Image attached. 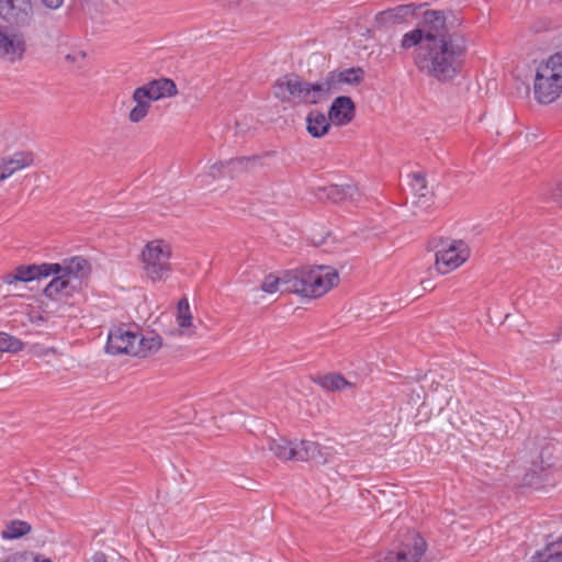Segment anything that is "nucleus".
<instances>
[{
    "label": "nucleus",
    "instance_id": "nucleus-16",
    "mask_svg": "<svg viewBox=\"0 0 562 562\" xmlns=\"http://www.w3.org/2000/svg\"><path fill=\"white\" fill-rule=\"evenodd\" d=\"M333 90L338 93L344 90V86H358L364 80V70L361 67H351L342 70L335 69L329 71Z\"/></svg>",
    "mask_w": 562,
    "mask_h": 562
},
{
    "label": "nucleus",
    "instance_id": "nucleus-6",
    "mask_svg": "<svg viewBox=\"0 0 562 562\" xmlns=\"http://www.w3.org/2000/svg\"><path fill=\"white\" fill-rule=\"evenodd\" d=\"M306 81L295 74L280 77L273 85V95L281 102L296 100L305 104Z\"/></svg>",
    "mask_w": 562,
    "mask_h": 562
},
{
    "label": "nucleus",
    "instance_id": "nucleus-17",
    "mask_svg": "<svg viewBox=\"0 0 562 562\" xmlns=\"http://www.w3.org/2000/svg\"><path fill=\"white\" fill-rule=\"evenodd\" d=\"M55 277L44 289V295L50 300L58 301L68 299L78 290V284L64 273H53Z\"/></svg>",
    "mask_w": 562,
    "mask_h": 562
},
{
    "label": "nucleus",
    "instance_id": "nucleus-30",
    "mask_svg": "<svg viewBox=\"0 0 562 562\" xmlns=\"http://www.w3.org/2000/svg\"><path fill=\"white\" fill-rule=\"evenodd\" d=\"M133 100L136 105L131 110L128 119L133 123H138L147 115L150 103L143 98H137L135 92H133Z\"/></svg>",
    "mask_w": 562,
    "mask_h": 562
},
{
    "label": "nucleus",
    "instance_id": "nucleus-40",
    "mask_svg": "<svg viewBox=\"0 0 562 562\" xmlns=\"http://www.w3.org/2000/svg\"><path fill=\"white\" fill-rule=\"evenodd\" d=\"M13 175L12 169L9 168L7 162L1 158L0 160V182L4 181Z\"/></svg>",
    "mask_w": 562,
    "mask_h": 562
},
{
    "label": "nucleus",
    "instance_id": "nucleus-31",
    "mask_svg": "<svg viewBox=\"0 0 562 562\" xmlns=\"http://www.w3.org/2000/svg\"><path fill=\"white\" fill-rule=\"evenodd\" d=\"M24 344L16 337L0 331V351L2 352H19L23 349Z\"/></svg>",
    "mask_w": 562,
    "mask_h": 562
},
{
    "label": "nucleus",
    "instance_id": "nucleus-44",
    "mask_svg": "<svg viewBox=\"0 0 562 562\" xmlns=\"http://www.w3.org/2000/svg\"><path fill=\"white\" fill-rule=\"evenodd\" d=\"M537 468H538V465L535 463V464H533V468H532L528 473H526V475H525V481H526L528 484H532V476H533V474H536V473H537Z\"/></svg>",
    "mask_w": 562,
    "mask_h": 562
},
{
    "label": "nucleus",
    "instance_id": "nucleus-20",
    "mask_svg": "<svg viewBox=\"0 0 562 562\" xmlns=\"http://www.w3.org/2000/svg\"><path fill=\"white\" fill-rule=\"evenodd\" d=\"M25 52V42L21 34L7 35L0 31V55L21 58Z\"/></svg>",
    "mask_w": 562,
    "mask_h": 562
},
{
    "label": "nucleus",
    "instance_id": "nucleus-9",
    "mask_svg": "<svg viewBox=\"0 0 562 562\" xmlns=\"http://www.w3.org/2000/svg\"><path fill=\"white\" fill-rule=\"evenodd\" d=\"M424 30L427 35V43L437 42L438 38L446 40L454 35H462L458 31L450 32L447 26V12L443 10H425L422 13Z\"/></svg>",
    "mask_w": 562,
    "mask_h": 562
},
{
    "label": "nucleus",
    "instance_id": "nucleus-33",
    "mask_svg": "<svg viewBox=\"0 0 562 562\" xmlns=\"http://www.w3.org/2000/svg\"><path fill=\"white\" fill-rule=\"evenodd\" d=\"M241 160L243 156L226 160L227 178L234 179L238 177L240 173L249 171L247 165L241 162Z\"/></svg>",
    "mask_w": 562,
    "mask_h": 562
},
{
    "label": "nucleus",
    "instance_id": "nucleus-34",
    "mask_svg": "<svg viewBox=\"0 0 562 562\" xmlns=\"http://www.w3.org/2000/svg\"><path fill=\"white\" fill-rule=\"evenodd\" d=\"M540 562H562V537L546 548V558Z\"/></svg>",
    "mask_w": 562,
    "mask_h": 562
},
{
    "label": "nucleus",
    "instance_id": "nucleus-18",
    "mask_svg": "<svg viewBox=\"0 0 562 562\" xmlns=\"http://www.w3.org/2000/svg\"><path fill=\"white\" fill-rule=\"evenodd\" d=\"M55 265L59 267V271H55L54 273H64L70 280L77 281L78 285L80 283V279L88 274L90 270L88 260L81 256L66 258L63 262H56Z\"/></svg>",
    "mask_w": 562,
    "mask_h": 562
},
{
    "label": "nucleus",
    "instance_id": "nucleus-8",
    "mask_svg": "<svg viewBox=\"0 0 562 562\" xmlns=\"http://www.w3.org/2000/svg\"><path fill=\"white\" fill-rule=\"evenodd\" d=\"M33 16L31 0H0V18L11 25H29Z\"/></svg>",
    "mask_w": 562,
    "mask_h": 562
},
{
    "label": "nucleus",
    "instance_id": "nucleus-46",
    "mask_svg": "<svg viewBox=\"0 0 562 562\" xmlns=\"http://www.w3.org/2000/svg\"><path fill=\"white\" fill-rule=\"evenodd\" d=\"M422 285H423V289H424L425 291H426V290H428V289H429V286H430V284L428 283V281H425V280H423V281H422Z\"/></svg>",
    "mask_w": 562,
    "mask_h": 562
},
{
    "label": "nucleus",
    "instance_id": "nucleus-2",
    "mask_svg": "<svg viewBox=\"0 0 562 562\" xmlns=\"http://www.w3.org/2000/svg\"><path fill=\"white\" fill-rule=\"evenodd\" d=\"M286 292L316 299L326 294L339 281L336 269L328 266H305L284 272Z\"/></svg>",
    "mask_w": 562,
    "mask_h": 562
},
{
    "label": "nucleus",
    "instance_id": "nucleus-24",
    "mask_svg": "<svg viewBox=\"0 0 562 562\" xmlns=\"http://www.w3.org/2000/svg\"><path fill=\"white\" fill-rule=\"evenodd\" d=\"M162 345V339L159 335L151 331L149 335L144 336L138 331V339L134 342L136 349L132 352L134 357H147L150 353L156 352Z\"/></svg>",
    "mask_w": 562,
    "mask_h": 562
},
{
    "label": "nucleus",
    "instance_id": "nucleus-35",
    "mask_svg": "<svg viewBox=\"0 0 562 562\" xmlns=\"http://www.w3.org/2000/svg\"><path fill=\"white\" fill-rule=\"evenodd\" d=\"M279 285L283 286L282 291L286 292V283L284 280V274L280 278L269 274L262 281L261 289H262V291H265L267 293H274L276 291H278Z\"/></svg>",
    "mask_w": 562,
    "mask_h": 562
},
{
    "label": "nucleus",
    "instance_id": "nucleus-25",
    "mask_svg": "<svg viewBox=\"0 0 562 562\" xmlns=\"http://www.w3.org/2000/svg\"><path fill=\"white\" fill-rule=\"evenodd\" d=\"M268 448L273 454L280 460L295 461V442L290 441L285 438L270 439L268 443Z\"/></svg>",
    "mask_w": 562,
    "mask_h": 562
},
{
    "label": "nucleus",
    "instance_id": "nucleus-21",
    "mask_svg": "<svg viewBox=\"0 0 562 562\" xmlns=\"http://www.w3.org/2000/svg\"><path fill=\"white\" fill-rule=\"evenodd\" d=\"M330 123L328 115L317 110H312L306 116V130L314 138L326 135L330 130Z\"/></svg>",
    "mask_w": 562,
    "mask_h": 562
},
{
    "label": "nucleus",
    "instance_id": "nucleus-15",
    "mask_svg": "<svg viewBox=\"0 0 562 562\" xmlns=\"http://www.w3.org/2000/svg\"><path fill=\"white\" fill-rule=\"evenodd\" d=\"M427 543L416 531L408 530L397 548L398 553H404L407 562H419L425 554Z\"/></svg>",
    "mask_w": 562,
    "mask_h": 562
},
{
    "label": "nucleus",
    "instance_id": "nucleus-41",
    "mask_svg": "<svg viewBox=\"0 0 562 562\" xmlns=\"http://www.w3.org/2000/svg\"><path fill=\"white\" fill-rule=\"evenodd\" d=\"M40 1L45 8L50 9V10H56V9L60 8L64 3V0H40Z\"/></svg>",
    "mask_w": 562,
    "mask_h": 562
},
{
    "label": "nucleus",
    "instance_id": "nucleus-39",
    "mask_svg": "<svg viewBox=\"0 0 562 562\" xmlns=\"http://www.w3.org/2000/svg\"><path fill=\"white\" fill-rule=\"evenodd\" d=\"M549 199L562 206V180L551 191Z\"/></svg>",
    "mask_w": 562,
    "mask_h": 562
},
{
    "label": "nucleus",
    "instance_id": "nucleus-3",
    "mask_svg": "<svg viewBox=\"0 0 562 562\" xmlns=\"http://www.w3.org/2000/svg\"><path fill=\"white\" fill-rule=\"evenodd\" d=\"M561 93L562 49L539 64L533 82V94L539 103H552Z\"/></svg>",
    "mask_w": 562,
    "mask_h": 562
},
{
    "label": "nucleus",
    "instance_id": "nucleus-37",
    "mask_svg": "<svg viewBox=\"0 0 562 562\" xmlns=\"http://www.w3.org/2000/svg\"><path fill=\"white\" fill-rule=\"evenodd\" d=\"M226 173H227V170H226V160L217 161V162H215L214 165H212V166L210 167V172H209V175H210L213 179L226 178Z\"/></svg>",
    "mask_w": 562,
    "mask_h": 562
},
{
    "label": "nucleus",
    "instance_id": "nucleus-22",
    "mask_svg": "<svg viewBox=\"0 0 562 562\" xmlns=\"http://www.w3.org/2000/svg\"><path fill=\"white\" fill-rule=\"evenodd\" d=\"M310 460L318 463L326 462V457L323 454L321 446L317 442L310 440L295 442V461Z\"/></svg>",
    "mask_w": 562,
    "mask_h": 562
},
{
    "label": "nucleus",
    "instance_id": "nucleus-5",
    "mask_svg": "<svg viewBox=\"0 0 562 562\" xmlns=\"http://www.w3.org/2000/svg\"><path fill=\"white\" fill-rule=\"evenodd\" d=\"M469 255V247L463 240H441L435 255V268L438 273L446 274L461 266Z\"/></svg>",
    "mask_w": 562,
    "mask_h": 562
},
{
    "label": "nucleus",
    "instance_id": "nucleus-19",
    "mask_svg": "<svg viewBox=\"0 0 562 562\" xmlns=\"http://www.w3.org/2000/svg\"><path fill=\"white\" fill-rule=\"evenodd\" d=\"M335 94L328 75L315 82L306 81L305 104H318Z\"/></svg>",
    "mask_w": 562,
    "mask_h": 562
},
{
    "label": "nucleus",
    "instance_id": "nucleus-1",
    "mask_svg": "<svg viewBox=\"0 0 562 562\" xmlns=\"http://www.w3.org/2000/svg\"><path fill=\"white\" fill-rule=\"evenodd\" d=\"M467 54V41L463 35L425 43L415 55V65L419 71L440 82L454 79L462 69Z\"/></svg>",
    "mask_w": 562,
    "mask_h": 562
},
{
    "label": "nucleus",
    "instance_id": "nucleus-13",
    "mask_svg": "<svg viewBox=\"0 0 562 562\" xmlns=\"http://www.w3.org/2000/svg\"><path fill=\"white\" fill-rule=\"evenodd\" d=\"M355 115L356 103L348 95L336 97L328 109V119L336 126L349 124Z\"/></svg>",
    "mask_w": 562,
    "mask_h": 562
},
{
    "label": "nucleus",
    "instance_id": "nucleus-11",
    "mask_svg": "<svg viewBox=\"0 0 562 562\" xmlns=\"http://www.w3.org/2000/svg\"><path fill=\"white\" fill-rule=\"evenodd\" d=\"M59 271L57 265L41 263V265H27L19 266L13 274H8L4 278V282L8 284L14 282H30L40 278H47L53 276V272Z\"/></svg>",
    "mask_w": 562,
    "mask_h": 562
},
{
    "label": "nucleus",
    "instance_id": "nucleus-36",
    "mask_svg": "<svg viewBox=\"0 0 562 562\" xmlns=\"http://www.w3.org/2000/svg\"><path fill=\"white\" fill-rule=\"evenodd\" d=\"M411 187L419 198H426L428 194L425 175L422 172H414L412 175Z\"/></svg>",
    "mask_w": 562,
    "mask_h": 562
},
{
    "label": "nucleus",
    "instance_id": "nucleus-26",
    "mask_svg": "<svg viewBox=\"0 0 562 562\" xmlns=\"http://www.w3.org/2000/svg\"><path fill=\"white\" fill-rule=\"evenodd\" d=\"M12 172H16L23 168L30 167L34 164V155L31 151H16L12 156L3 157Z\"/></svg>",
    "mask_w": 562,
    "mask_h": 562
},
{
    "label": "nucleus",
    "instance_id": "nucleus-42",
    "mask_svg": "<svg viewBox=\"0 0 562 562\" xmlns=\"http://www.w3.org/2000/svg\"><path fill=\"white\" fill-rule=\"evenodd\" d=\"M86 58V53L80 50V52H77L75 54H67L65 56V59L68 61V63H78L79 60H83Z\"/></svg>",
    "mask_w": 562,
    "mask_h": 562
},
{
    "label": "nucleus",
    "instance_id": "nucleus-32",
    "mask_svg": "<svg viewBox=\"0 0 562 562\" xmlns=\"http://www.w3.org/2000/svg\"><path fill=\"white\" fill-rule=\"evenodd\" d=\"M177 308H178L177 322H178L179 327L186 328V327L191 326L192 315L190 312V305H189L188 299L182 297L178 302Z\"/></svg>",
    "mask_w": 562,
    "mask_h": 562
},
{
    "label": "nucleus",
    "instance_id": "nucleus-23",
    "mask_svg": "<svg viewBox=\"0 0 562 562\" xmlns=\"http://www.w3.org/2000/svg\"><path fill=\"white\" fill-rule=\"evenodd\" d=\"M311 379L315 384L328 392L341 391L351 386V383L340 373L315 374Z\"/></svg>",
    "mask_w": 562,
    "mask_h": 562
},
{
    "label": "nucleus",
    "instance_id": "nucleus-27",
    "mask_svg": "<svg viewBox=\"0 0 562 562\" xmlns=\"http://www.w3.org/2000/svg\"><path fill=\"white\" fill-rule=\"evenodd\" d=\"M31 530L32 527L27 521L14 519L7 524L1 536L3 539H19L27 535Z\"/></svg>",
    "mask_w": 562,
    "mask_h": 562
},
{
    "label": "nucleus",
    "instance_id": "nucleus-12",
    "mask_svg": "<svg viewBox=\"0 0 562 562\" xmlns=\"http://www.w3.org/2000/svg\"><path fill=\"white\" fill-rule=\"evenodd\" d=\"M426 3L423 4H401L394 8L386 9L384 11L379 12L375 15V22L380 26L394 25L405 22L409 16H417Z\"/></svg>",
    "mask_w": 562,
    "mask_h": 562
},
{
    "label": "nucleus",
    "instance_id": "nucleus-45",
    "mask_svg": "<svg viewBox=\"0 0 562 562\" xmlns=\"http://www.w3.org/2000/svg\"><path fill=\"white\" fill-rule=\"evenodd\" d=\"M34 560H35V562H53V561H52L50 559H48V558H43V559H41V557H40V555H36Z\"/></svg>",
    "mask_w": 562,
    "mask_h": 562
},
{
    "label": "nucleus",
    "instance_id": "nucleus-28",
    "mask_svg": "<svg viewBox=\"0 0 562 562\" xmlns=\"http://www.w3.org/2000/svg\"><path fill=\"white\" fill-rule=\"evenodd\" d=\"M427 43L426 31L422 27H416L411 32H407L403 35L401 41V46L404 49H409L412 47L418 46V50H420V46Z\"/></svg>",
    "mask_w": 562,
    "mask_h": 562
},
{
    "label": "nucleus",
    "instance_id": "nucleus-14",
    "mask_svg": "<svg viewBox=\"0 0 562 562\" xmlns=\"http://www.w3.org/2000/svg\"><path fill=\"white\" fill-rule=\"evenodd\" d=\"M315 194L318 200L342 203L356 200L359 196V190L355 183L329 184L317 188Z\"/></svg>",
    "mask_w": 562,
    "mask_h": 562
},
{
    "label": "nucleus",
    "instance_id": "nucleus-38",
    "mask_svg": "<svg viewBox=\"0 0 562 562\" xmlns=\"http://www.w3.org/2000/svg\"><path fill=\"white\" fill-rule=\"evenodd\" d=\"M376 562H407L404 553L394 550L385 552Z\"/></svg>",
    "mask_w": 562,
    "mask_h": 562
},
{
    "label": "nucleus",
    "instance_id": "nucleus-29",
    "mask_svg": "<svg viewBox=\"0 0 562 562\" xmlns=\"http://www.w3.org/2000/svg\"><path fill=\"white\" fill-rule=\"evenodd\" d=\"M274 150H265L261 154L251 155V156H243L241 162L247 165L249 171L255 170L256 168L269 167L270 160L276 156Z\"/></svg>",
    "mask_w": 562,
    "mask_h": 562
},
{
    "label": "nucleus",
    "instance_id": "nucleus-43",
    "mask_svg": "<svg viewBox=\"0 0 562 562\" xmlns=\"http://www.w3.org/2000/svg\"><path fill=\"white\" fill-rule=\"evenodd\" d=\"M89 562H108V560L103 552H95Z\"/></svg>",
    "mask_w": 562,
    "mask_h": 562
},
{
    "label": "nucleus",
    "instance_id": "nucleus-10",
    "mask_svg": "<svg viewBox=\"0 0 562 562\" xmlns=\"http://www.w3.org/2000/svg\"><path fill=\"white\" fill-rule=\"evenodd\" d=\"M137 98L148 101H156L162 98L173 97L177 94V86L169 78H160L153 80L134 90Z\"/></svg>",
    "mask_w": 562,
    "mask_h": 562
},
{
    "label": "nucleus",
    "instance_id": "nucleus-4",
    "mask_svg": "<svg viewBox=\"0 0 562 562\" xmlns=\"http://www.w3.org/2000/svg\"><path fill=\"white\" fill-rule=\"evenodd\" d=\"M144 269L153 281H159L170 270L171 251L162 240L149 241L142 252Z\"/></svg>",
    "mask_w": 562,
    "mask_h": 562
},
{
    "label": "nucleus",
    "instance_id": "nucleus-7",
    "mask_svg": "<svg viewBox=\"0 0 562 562\" xmlns=\"http://www.w3.org/2000/svg\"><path fill=\"white\" fill-rule=\"evenodd\" d=\"M138 339V330H132L126 325L117 326L109 331L105 351L110 355H130L135 352L134 342Z\"/></svg>",
    "mask_w": 562,
    "mask_h": 562
}]
</instances>
